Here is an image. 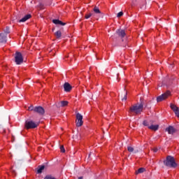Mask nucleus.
<instances>
[{"mask_svg":"<svg viewBox=\"0 0 179 179\" xmlns=\"http://www.w3.org/2000/svg\"><path fill=\"white\" fill-rule=\"evenodd\" d=\"M64 89L66 92H71L72 90V86L69 83H65L64 85Z\"/></svg>","mask_w":179,"mask_h":179,"instance_id":"obj_11","label":"nucleus"},{"mask_svg":"<svg viewBox=\"0 0 179 179\" xmlns=\"http://www.w3.org/2000/svg\"><path fill=\"white\" fill-rule=\"evenodd\" d=\"M78 179H83V177H79Z\"/></svg>","mask_w":179,"mask_h":179,"instance_id":"obj_31","label":"nucleus"},{"mask_svg":"<svg viewBox=\"0 0 179 179\" xmlns=\"http://www.w3.org/2000/svg\"><path fill=\"white\" fill-rule=\"evenodd\" d=\"M171 110H173V113H175V115L176 116L179 118V108L178 107H177V106L173 104V103H171V106H170Z\"/></svg>","mask_w":179,"mask_h":179,"instance_id":"obj_9","label":"nucleus"},{"mask_svg":"<svg viewBox=\"0 0 179 179\" xmlns=\"http://www.w3.org/2000/svg\"><path fill=\"white\" fill-rule=\"evenodd\" d=\"M170 94H171L170 91H166L165 93L157 96V103H160V101H163V100H166V99H167V97H169Z\"/></svg>","mask_w":179,"mask_h":179,"instance_id":"obj_5","label":"nucleus"},{"mask_svg":"<svg viewBox=\"0 0 179 179\" xmlns=\"http://www.w3.org/2000/svg\"><path fill=\"white\" fill-rule=\"evenodd\" d=\"M29 111H34V106H31L28 108Z\"/></svg>","mask_w":179,"mask_h":179,"instance_id":"obj_23","label":"nucleus"},{"mask_svg":"<svg viewBox=\"0 0 179 179\" xmlns=\"http://www.w3.org/2000/svg\"><path fill=\"white\" fill-rule=\"evenodd\" d=\"M94 13H96V15H99L100 13H101V11H100V9H99V7L95 6L93 9Z\"/></svg>","mask_w":179,"mask_h":179,"instance_id":"obj_19","label":"nucleus"},{"mask_svg":"<svg viewBox=\"0 0 179 179\" xmlns=\"http://www.w3.org/2000/svg\"><path fill=\"white\" fill-rule=\"evenodd\" d=\"M143 111V103H136L131 106L129 108V113L130 114H135L138 115Z\"/></svg>","mask_w":179,"mask_h":179,"instance_id":"obj_1","label":"nucleus"},{"mask_svg":"<svg viewBox=\"0 0 179 179\" xmlns=\"http://www.w3.org/2000/svg\"><path fill=\"white\" fill-rule=\"evenodd\" d=\"M52 22L55 24H60L61 26H65L66 24L65 22H62V21H61L59 20H53Z\"/></svg>","mask_w":179,"mask_h":179,"instance_id":"obj_14","label":"nucleus"},{"mask_svg":"<svg viewBox=\"0 0 179 179\" xmlns=\"http://www.w3.org/2000/svg\"><path fill=\"white\" fill-rule=\"evenodd\" d=\"M52 22L55 24H60L61 26H65L66 24L65 22H62V21H61L59 20H53Z\"/></svg>","mask_w":179,"mask_h":179,"instance_id":"obj_15","label":"nucleus"},{"mask_svg":"<svg viewBox=\"0 0 179 179\" xmlns=\"http://www.w3.org/2000/svg\"><path fill=\"white\" fill-rule=\"evenodd\" d=\"M89 157H90V154Z\"/></svg>","mask_w":179,"mask_h":179,"instance_id":"obj_34","label":"nucleus"},{"mask_svg":"<svg viewBox=\"0 0 179 179\" xmlns=\"http://www.w3.org/2000/svg\"><path fill=\"white\" fill-rule=\"evenodd\" d=\"M76 120V127H82L83 125V116L80 113H77Z\"/></svg>","mask_w":179,"mask_h":179,"instance_id":"obj_6","label":"nucleus"},{"mask_svg":"<svg viewBox=\"0 0 179 179\" xmlns=\"http://www.w3.org/2000/svg\"><path fill=\"white\" fill-rule=\"evenodd\" d=\"M153 150L156 153V152H157V148H155Z\"/></svg>","mask_w":179,"mask_h":179,"instance_id":"obj_30","label":"nucleus"},{"mask_svg":"<svg viewBox=\"0 0 179 179\" xmlns=\"http://www.w3.org/2000/svg\"><path fill=\"white\" fill-rule=\"evenodd\" d=\"M45 179H55V178L51 176H47Z\"/></svg>","mask_w":179,"mask_h":179,"instance_id":"obj_28","label":"nucleus"},{"mask_svg":"<svg viewBox=\"0 0 179 179\" xmlns=\"http://www.w3.org/2000/svg\"><path fill=\"white\" fill-rule=\"evenodd\" d=\"M13 141H15V139L12 138V142H13Z\"/></svg>","mask_w":179,"mask_h":179,"instance_id":"obj_33","label":"nucleus"},{"mask_svg":"<svg viewBox=\"0 0 179 179\" xmlns=\"http://www.w3.org/2000/svg\"><path fill=\"white\" fill-rule=\"evenodd\" d=\"M3 132H6V130H5V129H3Z\"/></svg>","mask_w":179,"mask_h":179,"instance_id":"obj_32","label":"nucleus"},{"mask_svg":"<svg viewBox=\"0 0 179 179\" xmlns=\"http://www.w3.org/2000/svg\"><path fill=\"white\" fill-rule=\"evenodd\" d=\"M38 127V123L34 122L31 120H27L25 122V128L27 129H33Z\"/></svg>","mask_w":179,"mask_h":179,"instance_id":"obj_3","label":"nucleus"},{"mask_svg":"<svg viewBox=\"0 0 179 179\" xmlns=\"http://www.w3.org/2000/svg\"><path fill=\"white\" fill-rule=\"evenodd\" d=\"M164 164L166 166V167L176 168L177 167V164L176 163V160L174 157L171 156H168L166 160L164 161Z\"/></svg>","mask_w":179,"mask_h":179,"instance_id":"obj_2","label":"nucleus"},{"mask_svg":"<svg viewBox=\"0 0 179 179\" xmlns=\"http://www.w3.org/2000/svg\"><path fill=\"white\" fill-rule=\"evenodd\" d=\"M92 16H93L92 13H89L85 15V19H90V17H92Z\"/></svg>","mask_w":179,"mask_h":179,"instance_id":"obj_22","label":"nucleus"},{"mask_svg":"<svg viewBox=\"0 0 179 179\" xmlns=\"http://www.w3.org/2000/svg\"><path fill=\"white\" fill-rule=\"evenodd\" d=\"M15 59L17 65H20V64L23 63V55H22L20 52H15Z\"/></svg>","mask_w":179,"mask_h":179,"instance_id":"obj_4","label":"nucleus"},{"mask_svg":"<svg viewBox=\"0 0 179 179\" xmlns=\"http://www.w3.org/2000/svg\"><path fill=\"white\" fill-rule=\"evenodd\" d=\"M9 31L0 33V43H5L7 41V36Z\"/></svg>","mask_w":179,"mask_h":179,"instance_id":"obj_7","label":"nucleus"},{"mask_svg":"<svg viewBox=\"0 0 179 179\" xmlns=\"http://www.w3.org/2000/svg\"><path fill=\"white\" fill-rule=\"evenodd\" d=\"M143 171H145V169L140 168L136 173V174H141V173H143Z\"/></svg>","mask_w":179,"mask_h":179,"instance_id":"obj_21","label":"nucleus"},{"mask_svg":"<svg viewBox=\"0 0 179 179\" xmlns=\"http://www.w3.org/2000/svg\"><path fill=\"white\" fill-rule=\"evenodd\" d=\"M143 124L145 127H149V123L146 120H144Z\"/></svg>","mask_w":179,"mask_h":179,"instance_id":"obj_24","label":"nucleus"},{"mask_svg":"<svg viewBox=\"0 0 179 179\" xmlns=\"http://www.w3.org/2000/svg\"><path fill=\"white\" fill-rule=\"evenodd\" d=\"M122 101H124H124H126L127 100V92H125V94H124V97L122 98Z\"/></svg>","mask_w":179,"mask_h":179,"instance_id":"obj_29","label":"nucleus"},{"mask_svg":"<svg viewBox=\"0 0 179 179\" xmlns=\"http://www.w3.org/2000/svg\"><path fill=\"white\" fill-rule=\"evenodd\" d=\"M30 17H31V15L28 14V15H25L24 17H22L21 20H20L18 22H19V23H24V22L29 20V19H30Z\"/></svg>","mask_w":179,"mask_h":179,"instance_id":"obj_12","label":"nucleus"},{"mask_svg":"<svg viewBox=\"0 0 179 179\" xmlns=\"http://www.w3.org/2000/svg\"><path fill=\"white\" fill-rule=\"evenodd\" d=\"M124 15V13L122 11H120V13H117V17H121Z\"/></svg>","mask_w":179,"mask_h":179,"instance_id":"obj_25","label":"nucleus"},{"mask_svg":"<svg viewBox=\"0 0 179 179\" xmlns=\"http://www.w3.org/2000/svg\"><path fill=\"white\" fill-rule=\"evenodd\" d=\"M55 36H56L57 38H61L62 36V33H61V31H57L55 34Z\"/></svg>","mask_w":179,"mask_h":179,"instance_id":"obj_20","label":"nucleus"},{"mask_svg":"<svg viewBox=\"0 0 179 179\" xmlns=\"http://www.w3.org/2000/svg\"><path fill=\"white\" fill-rule=\"evenodd\" d=\"M166 131L168 134H173L175 132L174 127L170 126L169 127L166 128Z\"/></svg>","mask_w":179,"mask_h":179,"instance_id":"obj_17","label":"nucleus"},{"mask_svg":"<svg viewBox=\"0 0 179 179\" xmlns=\"http://www.w3.org/2000/svg\"><path fill=\"white\" fill-rule=\"evenodd\" d=\"M34 113H37L40 115H44V113H45V110L41 106L34 107Z\"/></svg>","mask_w":179,"mask_h":179,"instance_id":"obj_8","label":"nucleus"},{"mask_svg":"<svg viewBox=\"0 0 179 179\" xmlns=\"http://www.w3.org/2000/svg\"><path fill=\"white\" fill-rule=\"evenodd\" d=\"M148 128L149 129H152V131H157V129H159V125L152 124L151 126H149Z\"/></svg>","mask_w":179,"mask_h":179,"instance_id":"obj_16","label":"nucleus"},{"mask_svg":"<svg viewBox=\"0 0 179 179\" xmlns=\"http://www.w3.org/2000/svg\"><path fill=\"white\" fill-rule=\"evenodd\" d=\"M116 33H117V34L120 36V37H122V38H124V37H125V31L124 30V29H117V31H116Z\"/></svg>","mask_w":179,"mask_h":179,"instance_id":"obj_13","label":"nucleus"},{"mask_svg":"<svg viewBox=\"0 0 179 179\" xmlns=\"http://www.w3.org/2000/svg\"><path fill=\"white\" fill-rule=\"evenodd\" d=\"M60 150L62 153H65V148H64V145L60 147Z\"/></svg>","mask_w":179,"mask_h":179,"instance_id":"obj_26","label":"nucleus"},{"mask_svg":"<svg viewBox=\"0 0 179 179\" xmlns=\"http://www.w3.org/2000/svg\"><path fill=\"white\" fill-rule=\"evenodd\" d=\"M68 101H62L60 102L56 103V106L59 108L60 107H66L68 106Z\"/></svg>","mask_w":179,"mask_h":179,"instance_id":"obj_10","label":"nucleus"},{"mask_svg":"<svg viewBox=\"0 0 179 179\" xmlns=\"http://www.w3.org/2000/svg\"><path fill=\"white\" fill-rule=\"evenodd\" d=\"M44 169H45V166H44V165L39 166L38 167V170H37L38 174H41V173H43V171L44 170Z\"/></svg>","mask_w":179,"mask_h":179,"instance_id":"obj_18","label":"nucleus"},{"mask_svg":"<svg viewBox=\"0 0 179 179\" xmlns=\"http://www.w3.org/2000/svg\"><path fill=\"white\" fill-rule=\"evenodd\" d=\"M127 150L129 152H134V148L129 146V147L127 148Z\"/></svg>","mask_w":179,"mask_h":179,"instance_id":"obj_27","label":"nucleus"}]
</instances>
